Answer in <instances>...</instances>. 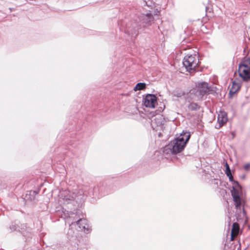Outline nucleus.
I'll return each mask as SVG.
<instances>
[{"mask_svg": "<svg viewBox=\"0 0 250 250\" xmlns=\"http://www.w3.org/2000/svg\"><path fill=\"white\" fill-rule=\"evenodd\" d=\"M147 11L148 12L138 15L133 20L124 22V23H125V32L131 36V40L138 35L139 30L150 25L153 21L154 18L151 11L147 10Z\"/></svg>", "mask_w": 250, "mask_h": 250, "instance_id": "obj_1", "label": "nucleus"}, {"mask_svg": "<svg viewBox=\"0 0 250 250\" xmlns=\"http://www.w3.org/2000/svg\"><path fill=\"white\" fill-rule=\"evenodd\" d=\"M99 191L98 187L92 188L85 186L79 190V195H77L75 193L72 192L69 190H64L60 192V196L63 204H72L76 206L84 201L85 196L97 195Z\"/></svg>", "mask_w": 250, "mask_h": 250, "instance_id": "obj_2", "label": "nucleus"}, {"mask_svg": "<svg viewBox=\"0 0 250 250\" xmlns=\"http://www.w3.org/2000/svg\"><path fill=\"white\" fill-rule=\"evenodd\" d=\"M190 136L189 131L183 130L178 137L164 147L163 152L166 154L171 153L174 155L181 152L185 148Z\"/></svg>", "mask_w": 250, "mask_h": 250, "instance_id": "obj_3", "label": "nucleus"}, {"mask_svg": "<svg viewBox=\"0 0 250 250\" xmlns=\"http://www.w3.org/2000/svg\"><path fill=\"white\" fill-rule=\"evenodd\" d=\"M199 60L198 57L196 55L187 54L183 60V64L186 69L187 71L191 72L196 70L198 66Z\"/></svg>", "mask_w": 250, "mask_h": 250, "instance_id": "obj_4", "label": "nucleus"}, {"mask_svg": "<svg viewBox=\"0 0 250 250\" xmlns=\"http://www.w3.org/2000/svg\"><path fill=\"white\" fill-rule=\"evenodd\" d=\"M233 184L232 189L231 190V196L233 198V200L235 204V208L236 209H241L242 207V200L239 195V193L236 188L240 189H242V187L237 181H235L233 178L232 181H230Z\"/></svg>", "mask_w": 250, "mask_h": 250, "instance_id": "obj_5", "label": "nucleus"}, {"mask_svg": "<svg viewBox=\"0 0 250 250\" xmlns=\"http://www.w3.org/2000/svg\"><path fill=\"white\" fill-rule=\"evenodd\" d=\"M238 71L243 81H250V60H247L240 63Z\"/></svg>", "mask_w": 250, "mask_h": 250, "instance_id": "obj_6", "label": "nucleus"}, {"mask_svg": "<svg viewBox=\"0 0 250 250\" xmlns=\"http://www.w3.org/2000/svg\"><path fill=\"white\" fill-rule=\"evenodd\" d=\"M63 215H62V217H64L65 219V223H67L69 227L75 226L76 222L75 219L77 217H80L79 214L80 213L79 210H78L76 212L72 211H68L63 208L62 211Z\"/></svg>", "mask_w": 250, "mask_h": 250, "instance_id": "obj_7", "label": "nucleus"}, {"mask_svg": "<svg viewBox=\"0 0 250 250\" xmlns=\"http://www.w3.org/2000/svg\"><path fill=\"white\" fill-rule=\"evenodd\" d=\"M208 91V83L205 82L199 83L197 85V88L195 91V95L198 99H201L204 96L207 95Z\"/></svg>", "mask_w": 250, "mask_h": 250, "instance_id": "obj_8", "label": "nucleus"}, {"mask_svg": "<svg viewBox=\"0 0 250 250\" xmlns=\"http://www.w3.org/2000/svg\"><path fill=\"white\" fill-rule=\"evenodd\" d=\"M157 100V98L155 95L148 94L144 98V105L146 107L154 108Z\"/></svg>", "mask_w": 250, "mask_h": 250, "instance_id": "obj_9", "label": "nucleus"}, {"mask_svg": "<svg viewBox=\"0 0 250 250\" xmlns=\"http://www.w3.org/2000/svg\"><path fill=\"white\" fill-rule=\"evenodd\" d=\"M228 121L227 113L225 111H220L218 114L217 121L218 126L216 128L219 129L223 126Z\"/></svg>", "mask_w": 250, "mask_h": 250, "instance_id": "obj_10", "label": "nucleus"}, {"mask_svg": "<svg viewBox=\"0 0 250 250\" xmlns=\"http://www.w3.org/2000/svg\"><path fill=\"white\" fill-rule=\"evenodd\" d=\"M164 123L165 119L163 116L161 115H157L152 120L151 125L152 126L156 125L157 127H159L161 129H162L163 128Z\"/></svg>", "mask_w": 250, "mask_h": 250, "instance_id": "obj_11", "label": "nucleus"}, {"mask_svg": "<svg viewBox=\"0 0 250 250\" xmlns=\"http://www.w3.org/2000/svg\"><path fill=\"white\" fill-rule=\"evenodd\" d=\"M82 217H77L75 219L76 225H77L81 229H87V220L83 218V215H81Z\"/></svg>", "mask_w": 250, "mask_h": 250, "instance_id": "obj_12", "label": "nucleus"}, {"mask_svg": "<svg viewBox=\"0 0 250 250\" xmlns=\"http://www.w3.org/2000/svg\"><path fill=\"white\" fill-rule=\"evenodd\" d=\"M240 226L238 223H233L232 226L231 230V240L233 239L234 237H236L239 232Z\"/></svg>", "mask_w": 250, "mask_h": 250, "instance_id": "obj_13", "label": "nucleus"}, {"mask_svg": "<svg viewBox=\"0 0 250 250\" xmlns=\"http://www.w3.org/2000/svg\"><path fill=\"white\" fill-rule=\"evenodd\" d=\"M71 228L69 229L67 232V238L69 239L70 241H74L77 238L76 233L75 230L72 229V226L70 227Z\"/></svg>", "mask_w": 250, "mask_h": 250, "instance_id": "obj_14", "label": "nucleus"}, {"mask_svg": "<svg viewBox=\"0 0 250 250\" xmlns=\"http://www.w3.org/2000/svg\"><path fill=\"white\" fill-rule=\"evenodd\" d=\"M235 86L237 87L234 91H233V88H230L229 90V98H232L234 94H235L240 88V86L238 83L235 82H233V87Z\"/></svg>", "mask_w": 250, "mask_h": 250, "instance_id": "obj_15", "label": "nucleus"}, {"mask_svg": "<svg viewBox=\"0 0 250 250\" xmlns=\"http://www.w3.org/2000/svg\"><path fill=\"white\" fill-rule=\"evenodd\" d=\"M225 167L226 168L225 170V173L226 175L229 177V181H232V179L233 178V177L231 173V170L230 169L228 163H226L225 165Z\"/></svg>", "mask_w": 250, "mask_h": 250, "instance_id": "obj_16", "label": "nucleus"}, {"mask_svg": "<svg viewBox=\"0 0 250 250\" xmlns=\"http://www.w3.org/2000/svg\"><path fill=\"white\" fill-rule=\"evenodd\" d=\"M146 88V84L145 83H138L134 87L133 90L135 91L144 90Z\"/></svg>", "mask_w": 250, "mask_h": 250, "instance_id": "obj_17", "label": "nucleus"}, {"mask_svg": "<svg viewBox=\"0 0 250 250\" xmlns=\"http://www.w3.org/2000/svg\"><path fill=\"white\" fill-rule=\"evenodd\" d=\"M172 94L174 97L180 98L183 96L185 95V92L182 90L177 89L173 91V92H172Z\"/></svg>", "mask_w": 250, "mask_h": 250, "instance_id": "obj_18", "label": "nucleus"}, {"mask_svg": "<svg viewBox=\"0 0 250 250\" xmlns=\"http://www.w3.org/2000/svg\"><path fill=\"white\" fill-rule=\"evenodd\" d=\"M188 109L191 111H196L200 108V106L196 103H191L188 106Z\"/></svg>", "mask_w": 250, "mask_h": 250, "instance_id": "obj_19", "label": "nucleus"}, {"mask_svg": "<svg viewBox=\"0 0 250 250\" xmlns=\"http://www.w3.org/2000/svg\"><path fill=\"white\" fill-rule=\"evenodd\" d=\"M152 5H153V3L151 0H148L147 1H146V0H144L143 5L146 6L148 8V9H146V11H147V10H151V9H152Z\"/></svg>", "mask_w": 250, "mask_h": 250, "instance_id": "obj_20", "label": "nucleus"}, {"mask_svg": "<svg viewBox=\"0 0 250 250\" xmlns=\"http://www.w3.org/2000/svg\"><path fill=\"white\" fill-rule=\"evenodd\" d=\"M38 194V192L36 191H34V190H31V191H30L29 192V194L27 193L26 194V198H27L28 199V197L27 196L29 195V199L31 200H34L35 199V196Z\"/></svg>", "mask_w": 250, "mask_h": 250, "instance_id": "obj_21", "label": "nucleus"}, {"mask_svg": "<svg viewBox=\"0 0 250 250\" xmlns=\"http://www.w3.org/2000/svg\"><path fill=\"white\" fill-rule=\"evenodd\" d=\"M10 229L12 231H20V227L18 225H17L16 224H12L10 226Z\"/></svg>", "mask_w": 250, "mask_h": 250, "instance_id": "obj_22", "label": "nucleus"}, {"mask_svg": "<svg viewBox=\"0 0 250 250\" xmlns=\"http://www.w3.org/2000/svg\"><path fill=\"white\" fill-rule=\"evenodd\" d=\"M215 88H216V87L214 88L213 87L208 85V93H207V95H209V94L214 95L215 93H216Z\"/></svg>", "mask_w": 250, "mask_h": 250, "instance_id": "obj_23", "label": "nucleus"}, {"mask_svg": "<svg viewBox=\"0 0 250 250\" xmlns=\"http://www.w3.org/2000/svg\"><path fill=\"white\" fill-rule=\"evenodd\" d=\"M243 168L245 170H246L247 171H249L250 169V163H247V164H245Z\"/></svg>", "mask_w": 250, "mask_h": 250, "instance_id": "obj_24", "label": "nucleus"}, {"mask_svg": "<svg viewBox=\"0 0 250 250\" xmlns=\"http://www.w3.org/2000/svg\"><path fill=\"white\" fill-rule=\"evenodd\" d=\"M211 9L208 6H206V12H211Z\"/></svg>", "mask_w": 250, "mask_h": 250, "instance_id": "obj_25", "label": "nucleus"}, {"mask_svg": "<svg viewBox=\"0 0 250 250\" xmlns=\"http://www.w3.org/2000/svg\"><path fill=\"white\" fill-rule=\"evenodd\" d=\"M242 211H243V213L244 215H246V211H245L244 207H243V208H242Z\"/></svg>", "mask_w": 250, "mask_h": 250, "instance_id": "obj_26", "label": "nucleus"}, {"mask_svg": "<svg viewBox=\"0 0 250 250\" xmlns=\"http://www.w3.org/2000/svg\"><path fill=\"white\" fill-rule=\"evenodd\" d=\"M236 87H237L236 86L233 87V85H232V87L231 88H233V91H234L235 89L236 88Z\"/></svg>", "mask_w": 250, "mask_h": 250, "instance_id": "obj_27", "label": "nucleus"}, {"mask_svg": "<svg viewBox=\"0 0 250 250\" xmlns=\"http://www.w3.org/2000/svg\"><path fill=\"white\" fill-rule=\"evenodd\" d=\"M245 177H246V176H245V175H243L242 176V179H245Z\"/></svg>", "mask_w": 250, "mask_h": 250, "instance_id": "obj_28", "label": "nucleus"}, {"mask_svg": "<svg viewBox=\"0 0 250 250\" xmlns=\"http://www.w3.org/2000/svg\"><path fill=\"white\" fill-rule=\"evenodd\" d=\"M196 90V89L195 90V91ZM194 91H195V90H193V92H194Z\"/></svg>", "mask_w": 250, "mask_h": 250, "instance_id": "obj_29", "label": "nucleus"}, {"mask_svg": "<svg viewBox=\"0 0 250 250\" xmlns=\"http://www.w3.org/2000/svg\"><path fill=\"white\" fill-rule=\"evenodd\" d=\"M196 90V89L195 90V91ZM194 91H195V90H193V92H194Z\"/></svg>", "mask_w": 250, "mask_h": 250, "instance_id": "obj_30", "label": "nucleus"}]
</instances>
